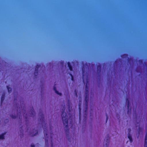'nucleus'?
<instances>
[{"instance_id":"f257e3e1","label":"nucleus","mask_w":147,"mask_h":147,"mask_svg":"<svg viewBox=\"0 0 147 147\" xmlns=\"http://www.w3.org/2000/svg\"><path fill=\"white\" fill-rule=\"evenodd\" d=\"M63 106L62 109V112L61 114V116L64 125H65L64 129L65 132L66 134L68 133L69 126L68 116L67 115L66 113L65 112V105L64 104Z\"/></svg>"},{"instance_id":"f03ea898","label":"nucleus","mask_w":147,"mask_h":147,"mask_svg":"<svg viewBox=\"0 0 147 147\" xmlns=\"http://www.w3.org/2000/svg\"><path fill=\"white\" fill-rule=\"evenodd\" d=\"M82 78L83 82L84 83H85V82H86V84L85 87V92H89V81L88 79V76L86 73L85 74V68L84 66H83L82 68Z\"/></svg>"},{"instance_id":"7ed1b4c3","label":"nucleus","mask_w":147,"mask_h":147,"mask_svg":"<svg viewBox=\"0 0 147 147\" xmlns=\"http://www.w3.org/2000/svg\"><path fill=\"white\" fill-rule=\"evenodd\" d=\"M89 92H85V112L86 113H87V109L88 106V102L89 100Z\"/></svg>"},{"instance_id":"20e7f679","label":"nucleus","mask_w":147,"mask_h":147,"mask_svg":"<svg viewBox=\"0 0 147 147\" xmlns=\"http://www.w3.org/2000/svg\"><path fill=\"white\" fill-rule=\"evenodd\" d=\"M44 136L45 137V142L46 145L47 146H48V131L47 130L46 128H44Z\"/></svg>"},{"instance_id":"39448f33","label":"nucleus","mask_w":147,"mask_h":147,"mask_svg":"<svg viewBox=\"0 0 147 147\" xmlns=\"http://www.w3.org/2000/svg\"><path fill=\"white\" fill-rule=\"evenodd\" d=\"M40 121L41 122L42 125L43 124H45V127L46 124L45 123V121L44 115L42 113H40Z\"/></svg>"},{"instance_id":"423d86ee","label":"nucleus","mask_w":147,"mask_h":147,"mask_svg":"<svg viewBox=\"0 0 147 147\" xmlns=\"http://www.w3.org/2000/svg\"><path fill=\"white\" fill-rule=\"evenodd\" d=\"M110 137L109 135H107L105 139V145L104 147H108Z\"/></svg>"},{"instance_id":"0eeeda50","label":"nucleus","mask_w":147,"mask_h":147,"mask_svg":"<svg viewBox=\"0 0 147 147\" xmlns=\"http://www.w3.org/2000/svg\"><path fill=\"white\" fill-rule=\"evenodd\" d=\"M40 65H37L36 66L35 70L34 72V75L35 77H36L38 75V69L40 67Z\"/></svg>"},{"instance_id":"6e6552de","label":"nucleus","mask_w":147,"mask_h":147,"mask_svg":"<svg viewBox=\"0 0 147 147\" xmlns=\"http://www.w3.org/2000/svg\"><path fill=\"white\" fill-rule=\"evenodd\" d=\"M38 133V131L34 129H33L32 131L30 133V135L31 136H34L37 134Z\"/></svg>"},{"instance_id":"1a4fd4ad","label":"nucleus","mask_w":147,"mask_h":147,"mask_svg":"<svg viewBox=\"0 0 147 147\" xmlns=\"http://www.w3.org/2000/svg\"><path fill=\"white\" fill-rule=\"evenodd\" d=\"M101 67L102 65L100 64L97 66V73L99 75L100 74Z\"/></svg>"},{"instance_id":"9d476101","label":"nucleus","mask_w":147,"mask_h":147,"mask_svg":"<svg viewBox=\"0 0 147 147\" xmlns=\"http://www.w3.org/2000/svg\"><path fill=\"white\" fill-rule=\"evenodd\" d=\"M31 113H30V117H34V116L35 114V112L33 109V108L32 107L31 109H30Z\"/></svg>"},{"instance_id":"9b49d317","label":"nucleus","mask_w":147,"mask_h":147,"mask_svg":"<svg viewBox=\"0 0 147 147\" xmlns=\"http://www.w3.org/2000/svg\"><path fill=\"white\" fill-rule=\"evenodd\" d=\"M79 119L80 121L81 119V105L80 104H79Z\"/></svg>"},{"instance_id":"f8f14e48","label":"nucleus","mask_w":147,"mask_h":147,"mask_svg":"<svg viewBox=\"0 0 147 147\" xmlns=\"http://www.w3.org/2000/svg\"><path fill=\"white\" fill-rule=\"evenodd\" d=\"M53 90L55 91L56 93L60 96L62 94L61 93L59 92H58V91L57 90L56 87H55V86H54L53 87Z\"/></svg>"},{"instance_id":"ddd939ff","label":"nucleus","mask_w":147,"mask_h":147,"mask_svg":"<svg viewBox=\"0 0 147 147\" xmlns=\"http://www.w3.org/2000/svg\"><path fill=\"white\" fill-rule=\"evenodd\" d=\"M67 63L68 67H69V70L71 71H72L73 70V67H72V66H71V65L70 63L69 62H67Z\"/></svg>"},{"instance_id":"4468645a","label":"nucleus","mask_w":147,"mask_h":147,"mask_svg":"<svg viewBox=\"0 0 147 147\" xmlns=\"http://www.w3.org/2000/svg\"><path fill=\"white\" fill-rule=\"evenodd\" d=\"M5 95L4 94L2 95L1 98V103L2 104L5 99Z\"/></svg>"},{"instance_id":"2eb2a0df","label":"nucleus","mask_w":147,"mask_h":147,"mask_svg":"<svg viewBox=\"0 0 147 147\" xmlns=\"http://www.w3.org/2000/svg\"><path fill=\"white\" fill-rule=\"evenodd\" d=\"M128 138L129 139V141L131 142H132L133 141L131 136L130 134H129L128 136Z\"/></svg>"},{"instance_id":"dca6fc26","label":"nucleus","mask_w":147,"mask_h":147,"mask_svg":"<svg viewBox=\"0 0 147 147\" xmlns=\"http://www.w3.org/2000/svg\"><path fill=\"white\" fill-rule=\"evenodd\" d=\"M127 113H129V111L130 110L131 111V108H130V104H127Z\"/></svg>"},{"instance_id":"f3484780","label":"nucleus","mask_w":147,"mask_h":147,"mask_svg":"<svg viewBox=\"0 0 147 147\" xmlns=\"http://www.w3.org/2000/svg\"><path fill=\"white\" fill-rule=\"evenodd\" d=\"M8 92L9 93H10L12 91V88L9 87L8 86H7Z\"/></svg>"},{"instance_id":"a211bd4d","label":"nucleus","mask_w":147,"mask_h":147,"mask_svg":"<svg viewBox=\"0 0 147 147\" xmlns=\"http://www.w3.org/2000/svg\"><path fill=\"white\" fill-rule=\"evenodd\" d=\"M5 134H2L0 135V139H4Z\"/></svg>"},{"instance_id":"6ab92c4d","label":"nucleus","mask_w":147,"mask_h":147,"mask_svg":"<svg viewBox=\"0 0 147 147\" xmlns=\"http://www.w3.org/2000/svg\"><path fill=\"white\" fill-rule=\"evenodd\" d=\"M10 117H11V118L12 119H15L17 117V116L16 115H13V114L11 115Z\"/></svg>"},{"instance_id":"aec40b11","label":"nucleus","mask_w":147,"mask_h":147,"mask_svg":"<svg viewBox=\"0 0 147 147\" xmlns=\"http://www.w3.org/2000/svg\"><path fill=\"white\" fill-rule=\"evenodd\" d=\"M128 56V55L126 54H124L123 55H122L121 56V57L122 58H124L125 57H127Z\"/></svg>"},{"instance_id":"412c9836","label":"nucleus","mask_w":147,"mask_h":147,"mask_svg":"<svg viewBox=\"0 0 147 147\" xmlns=\"http://www.w3.org/2000/svg\"><path fill=\"white\" fill-rule=\"evenodd\" d=\"M23 115L24 116H25V115H26V116H25V119H26V121H27V119L28 118V116H27V114H26L25 115V113L24 112V113H23Z\"/></svg>"},{"instance_id":"4be33fe9","label":"nucleus","mask_w":147,"mask_h":147,"mask_svg":"<svg viewBox=\"0 0 147 147\" xmlns=\"http://www.w3.org/2000/svg\"><path fill=\"white\" fill-rule=\"evenodd\" d=\"M126 103L127 104H129V99L127 98H126Z\"/></svg>"},{"instance_id":"5701e85b","label":"nucleus","mask_w":147,"mask_h":147,"mask_svg":"<svg viewBox=\"0 0 147 147\" xmlns=\"http://www.w3.org/2000/svg\"><path fill=\"white\" fill-rule=\"evenodd\" d=\"M69 75L71 77V80L73 81H74V78L72 75L71 74H69Z\"/></svg>"},{"instance_id":"b1692460","label":"nucleus","mask_w":147,"mask_h":147,"mask_svg":"<svg viewBox=\"0 0 147 147\" xmlns=\"http://www.w3.org/2000/svg\"><path fill=\"white\" fill-rule=\"evenodd\" d=\"M106 123L108 121V115L107 114V113H106Z\"/></svg>"},{"instance_id":"393cba45","label":"nucleus","mask_w":147,"mask_h":147,"mask_svg":"<svg viewBox=\"0 0 147 147\" xmlns=\"http://www.w3.org/2000/svg\"><path fill=\"white\" fill-rule=\"evenodd\" d=\"M75 94V96L77 97V92L76 90H74Z\"/></svg>"},{"instance_id":"a878e982","label":"nucleus","mask_w":147,"mask_h":147,"mask_svg":"<svg viewBox=\"0 0 147 147\" xmlns=\"http://www.w3.org/2000/svg\"><path fill=\"white\" fill-rule=\"evenodd\" d=\"M51 147H53V143L52 141H51Z\"/></svg>"},{"instance_id":"bb28decb","label":"nucleus","mask_w":147,"mask_h":147,"mask_svg":"<svg viewBox=\"0 0 147 147\" xmlns=\"http://www.w3.org/2000/svg\"><path fill=\"white\" fill-rule=\"evenodd\" d=\"M31 147H35V146L34 145L32 144L31 145Z\"/></svg>"},{"instance_id":"cd10ccee","label":"nucleus","mask_w":147,"mask_h":147,"mask_svg":"<svg viewBox=\"0 0 147 147\" xmlns=\"http://www.w3.org/2000/svg\"><path fill=\"white\" fill-rule=\"evenodd\" d=\"M137 68H138V67H137L136 68V72H138V69H137Z\"/></svg>"},{"instance_id":"c85d7f7f","label":"nucleus","mask_w":147,"mask_h":147,"mask_svg":"<svg viewBox=\"0 0 147 147\" xmlns=\"http://www.w3.org/2000/svg\"><path fill=\"white\" fill-rule=\"evenodd\" d=\"M52 133H51V136H50L51 138V139H52Z\"/></svg>"},{"instance_id":"c756f323","label":"nucleus","mask_w":147,"mask_h":147,"mask_svg":"<svg viewBox=\"0 0 147 147\" xmlns=\"http://www.w3.org/2000/svg\"><path fill=\"white\" fill-rule=\"evenodd\" d=\"M128 130L129 131V132H130L131 131V129H128Z\"/></svg>"},{"instance_id":"7c9ffc66","label":"nucleus","mask_w":147,"mask_h":147,"mask_svg":"<svg viewBox=\"0 0 147 147\" xmlns=\"http://www.w3.org/2000/svg\"><path fill=\"white\" fill-rule=\"evenodd\" d=\"M138 131L140 130V127H139V126H138ZM139 134V132H138V134Z\"/></svg>"},{"instance_id":"2f4dec72","label":"nucleus","mask_w":147,"mask_h":147,"mask_svg":"<svg viewBox=\"0 0 147 147\" xmlns=\"http://www.w3.org/2000/svg\"><path fill=\"white\" fill-rule=\"evenodd\" d=\"M23 129H22V135H23Z\"/></svg>"},{"instance_id":"473e14b6","label":"nucleus","mask_w":147,"mask_h":147,"mask_svg":"<svg viewBox=\"0 0 147 147\" xmlns=\"http://www.w3.org/2000/svg\"><path fill=\"white\" fill-rule=\"evenodd\" d=\"M117 62V60L116 61H115V63H116Z\"/></svg>"},{"instance_id":"72a5a7b5","label":"nucleus","mask_w":147,"mask_h":147,"mask_svg":"<svg viewBox=\"0 0 147 147\" xmlns=\"http://www.w3.org/2000/svg\"><path fill=\"white\" fill-rule=\"evenodd\" d=\"M140 61V60H138V62H139Z\"/></svg>"},{"instance_id":"f704fd0d","label":"nucleus","mask_w":147,"mask_h":147,"mask_svg":"<svg viewBox=\"0 0 147 147\" xmlns=\"http://www.w3.org/2000/svg\"><path fill=\"white\" fill-rule=\"evenodd\" d=\"M138 5H139V2H138Z\"/></svg>"},{"instance_id":"c9c22d12","label":"nucleus","mask_w":147,"mask_h":147,"mask_svg":"<svg viewBox=\"0 0 147 147\" xmlns=\"http://www.w3.org/2000/svg\"><path fill=\"white\" fill-rule=\"evenodd\" d=\"M138 5H139V2H138Z\"/></svg>"},{"instance_id":"e433bc0d","label":"nucleus","mask_w":147,"mask_h":147,"mask_svg":"<svg viewBox=\"0 0 147 147\" xmlns=\"http://www.w3.org/2000/svg\"><path fill=\"white\" fill-rule=\"evenodd\" d=\"M138 5H139V2H138Z\"/></svg>"},{"instance_id":"4c0bfd02","label":"nucleus","mask_w":147,"mask_h":147,"mask_svg":"<svg viewBox=\"0 0 147 147\" xmlns=\"http://www.w3.org/2000/svg\"><path fill=\"white\" fill-rule=\"evenodd\" d=\"M138 5H139V2H138Z\"/></svg>"},{"instance_id":"58836bf2","label":"nucleus","mask_w":147,"mask_h":147,"mask_svg":"<svg viewBox=\"0 0 147 147\" xmlns=\"http://www.w3.org/2000/svg\"><path fill=\"white\" fill-rule=\"evenodd\" d=\"M138 30H139V28H138Z\"/></svg>"},{"instance_id":"ea45409f","label":"nucleus","mask_w":147,"mask_h":147,"mask_svg":"<svg viewBox=\"0 0 147 147\" xmlns=\"http://www.w3.org/2000/svg\"><path fill=\"white\" fill-rule=\"evenodd\" d=\"M138 30H139V28H138Z\"/></svg>"},{"instance_id":"a19ab883","label":"nucleus","mask_w":147,"mask_h":147,"mask_svg":"<svg viewBox=\"0 0 147 147\" xmlns=\"http://www.w3.org/2000/svg\"><path fill=\"white\" fill-rule=\"evenodd\" d=\"M138 30H139V28H138Z\"/></svg>"}]
</instances>
